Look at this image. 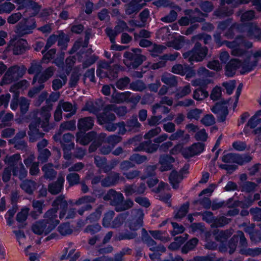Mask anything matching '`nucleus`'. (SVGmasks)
Here are the masks:
<instances>
[{
	"mask_svg": "<svg viewBox=\"0 0 261 261\" xmlns=\"http://www.w3.org/2000/svg\"><path fill=\"white\" fill-rule=\"evenodd\" d=\"M59 35L55 34L51 35L47 39L46 43L43 49L41 50L42 54H44L51 46H52L58 41Z\"/></svg>",
	"mask_w": 261,
	"mask_h": 261,
	"instance_id": "obj_54",
	"label": "nucleus"
},
{
	"mask_svg": "<svg viewBox=\"0 0 261 261\" xmlns=\"http://www.w3.org/2000/svg\"><path fill=\"white\" fill-rule=\"evenodd\" d=\"M76 128L75 121L70 120L62 122L60 126L59 132L74 130Z\"/></svg>",
	"mask_w": 261,
	"mask_h": 261,
	"instance_id": "obj_52",
	"label": "nucleus"
},
{
	"mask_svg": "<svg viewBox=\"0 0 261 261\" xmlns=\"http://www.w3.org/2000/svg\"><path fill=\"white\" fill-rule=\"evenodd\" d=\"M224 43L227 47L230 48L231 55L233 56L245 57L244 60H247V62H250V57L253 56L251 55L247 49L252 46V43L247 41L242 36L237 37L232 41H225Z\"/></svg>",
	"mask_w": 261,
	"mask_h": 261,
	"instance_id": "obj_3",
	"label": "nucleus"
},
{
	"mask_svg": "<svg viewBox=\"0 0 261 261\" xmlns=\"http://www.w3.org/2000/svg\"><path fill=\"white\" fill-rule=\"evenodd\" d=\"M36 183L32 180L26 179L23 180L20 186V188L27 193L32 194L36 189Z\"/></svg>",
	"mask_w": 261,
	"mask_h": 261,
	"instance_id": "obj_39",
	"label": "nucleus"
},
{
	"mask_svg": "<svg viewBox=\"0 0 261 261\" xmlns=\"http://www.w3.org/2000/svg\"><path fill=\"white\" fill-rule=\"evenodd\" d=\"M67 77L65 75H61L60 79H54L52 82V88L56 91L61 89L67 82Z\"/></svg>",
	"mask_w": 261,
	"mask_h": 261,
	"instance_id": "obj_48",
	"label": "nucleus"
},
{
	"mask_svg": "<svg viewBox=\"0 0 261 261\" xmlns=\"http://www.w3.org/2000/svg\"><path fill=\"white\" fill-rule=\"evenodd\" d=\"M112 110H107L106 107L104 111L97 116V121L99 124H106L115 120L116 116L114 114L111 113Z\"/></svg>",
	"mask_w": 261,
	"mask_h": 261,
	"instance_id": "obj_22",
	"label": "nucleus"
},
{
	"mask_svg": "<svg viewBox=\"0 0 261 261\" xmlns=\"http://www.w3.org/2000/svg\"><path fill=\"white\" fill-rule=\"evenodd\" d=\"M38 160L42 163L47 162L48 158L51 156L50 151L47 148L38 150Z\"/></svg>",
	"mask_w": 261,
	"mask_h": 261,
	"instance_id": "obj_59",
	"label": "nucleus"
},
{
	"mask_svg": "<svg viewBox=\"0 0 261 261\" xmlns=\"http://www.w3.org/2000/svg\"><path fill=\"white\" fill-rule=\"evenodd\" d=\"M126 126L128 132L137 133L139 132L141 124L138 121L137 116L133 115L126 121Z\"/></svg>",
	"mask_w": 261,
	"mask_h": 261,
	"instance_id": "obj_29",
	"label": "nucleus"
},
{
	"mask_svg": "<svg viewBox=\"0 0 261 261\" xmlns=\"http://www.w3.org/2000/svg\"><path fill=\"white\" fill-rule=\"evenodd\" d=\"M228 101L217 103L215 106L211 108L212 111L219 115L218 120L220 122H223L226 119V117L228 114L227 109Z\"/></svg>",
	"mask_w": 261,
	"mask_h": 261,
	"instance_id": "obj_16",
	"label": "nucleus"
},
{
	"mask_svg": "<svg viewBox=\"0 0 261 261\" xmlns=\"http://www.w3.org/2000/svg\"><path fill=\"white\" fill-rule=\"evenodd\" d=\"M165 49L166 47L165 46L154 44L149 49V51L152 57H155L162 54Z\"/></svg>",
	"mask_w": 261,
	"mask_h": 261,
	"instance_id": "obj_55",
	"label": "nucleus"
},
{
	"mask_svg": "<svg viewBox=\"0 0 261 261\" xmlns=\"http://www.w3.org/2000/svg\"><path fill=\"white\" fill-rule=\"evenodd\" d=\"M213 234L215 236V239L220 242L226 240L229 237L227 231H223L218 229L214 230Z\"/></svg>",
	"mask_w": 261,
	"mask_h": 261,
	"instance_id": "obj_58",
	"label": "nucleus"
},
{
	"mask_svg": "<svg viewBox=\"0 0 261 261\" xmlns=\"http://www.w3.org/2000/svg\"><path fill=\"white\" fill-rule=\"evenodd\" d=\"M40 124L41 118H37L29 124V130L28 132V134L29 135L30 142H36L44 137L45 134L39 132L38 128Z\"/></svg>",
	"mask_w": 261,
	"mask_h": 261,
	"instance_id": "obj_9",
	"label": "nucleus"
},
{
	"mask_svg": "<svg viewBox=\"0 0 261 261\" xmlns=\"http://www.w3.org/2000/svg\"><path fill=\"white\" fill-rule=\"evenodd\" d=\"M66 180L70 187H73L81 183L80 175L76 172H70L67 175Z\"/></svg>",
	"mask_w": 261,
	"mask_h": 261,
	"instance_id": "obj_46",
	"label": "nucleus"
},
{
	"mask_svg": "<svg viewBox=\"0 0 261 261\" xmlns=\"http://www.w3.org/2000/svg\"><path fill=\"white\" fill-rule=\"evenodd\" d=\"M52 206L54 208H51V209L56 210V214L59 207L61 209L59 214V218L61 220L63 219L66 214V209H67L68 206V203L66 199L65 196L61 194L56 197L52 203Z\"/></svg>",
	"mask_w": 261,
	"mask_h": 261,
	"instance_id": "obj_13",
	"label": "nucleus"
},
{
	"mask_svg": "<svg viewBox=\"0 0 261 261\" xmlns=\"http://www.w3.org/2000/svg\"><path fill=\"white\" fill-rule=\"evenodd\" d=\"M142 241L149 248L150 250L153 252L163 253L166 251V248L163 245H157L156 242L148 235L142 238Z\"/></svg>",
	"mask_w": 261,
	"mask_h": 261,
	"instance_id": "obj_19",
	"label": "nucleus"
},
{
	"mask_svg": "<svg viewBox=\"0 0 261 261\" xmlns=\"http://www.w3.org/2000/svg\"><path fill=\"white\" fill-rule=\"evenodd\" d=\"M101 107L102 104L100 101H88L86 103L83 110L96 114L101 110Z\"/></svg>",
	"mask_w": 261,
	"mask_h": 261,
	"instance_id": "obj_30",
	"label": "nucleus"
},
{
	"mask_svg": "<svg viewBox=\"0 0 261 261\" xmlns=\"http://www.w3.org/2000/svg\"><path fill=\"white\" fill-rule=\"evenodd\" d=\"M240 253L242 254L246 255H250L251 256H255L261 254V248H256L254 249H242L240 250Z\"/></svg>",
	"mask_w": 261,
	"mask_h": 261,
	"instance_id": "obj_60",
	"label": "nucleus"
},
{
	"mask_svg": "<svg viewBox=\"0 0 261 261\" xmlns=\"http://www.w3.org/2000/svg\"><path fill=\"white\" fill-rule=\"evenodd\" d=\"M11 169L13 176L18 177L20 180L25 178L27 175V170L25 169L22 163H20L19 165L14 167Z\"/></svg>",
	"mask_w": 261,
	"mask_h": 261,
	"instance_id": "obj_34",
	"label": "nucleus"
},
{
	"mask_svg": "<svg viewBox=\"0 0 261 261\" xmlns=\"http://www.w3.org/2000/svg\"><path fill=\"white\" fill-rule=\"evenodd\" d=\"M41 6L33 0H28L27 3V12H30L31 16L36 15L41 9Z\"/></svg>",
	"mask_w": 261,
	"mask_h": 261,
	"instance_id": "obj_36",
	"label": "nucleus"
},
{
	"mask_svg": "<svg viewBox=\"0 0 261 261\" xmlns=\"http://www.w3.org/2000/svg\"><path fill=\"white\" fill-rule=\"evenodd\" d=\"M123 194L114 189H110L103 196V199L109 201L110 204L115 207L117 212H123L132 208L134 206V202L130 199L124 200Z\"/></svg>",
	"mask_w": 261,
	"mask_h": 261,
	"instance_id": "obj_4",
	"label": "nucleus"
},
{
	"mask_svg": "<svg viewBox=\"0 0 261 261\" xmlns=\"http://www.w3.org/2000/svg\"><path fill=\"white\" fill-rule=\"evenodd\" d=\"M44 219L36 222L32 226L33 232L38 235H47L60 223L57 219L56 210H48L44 215Z\"/></svg>",
	"mask_w": 261,
	"mask_h": 261,
	"instance_id": "obj_1",
	"label": "nucleus"
},
{
	"mask_svg": "<svg viewBox=\"0 0 261 261\" xmlns=\"http://www.w3.org/2000/svg\"><path fill=\"white\" fill-rule=\"evenodd\" d=\"M42 69L41 64L35 61H33L31 64L30 67L28 69V71L29 74H35L33 80V84H35L37 81H38L39 76V74L40 73Z\"/></svg>",
	"mask_w": 261,
	"mask_h": 261,
	"instance_id": "obj_31",
	"label": "nucleus"
},
{
	"mask_svg": "<svg viewBox=\"0 0 261 261\" xmlns=\"http://www.w3.org/2000/svg\"><path fill=\"white\" fill-rule=\"evenodd\" d=\"M74 136L71 133H68L63 135L62 141H60L61 147H66L70 144H74L73 142Z\"/></svg>",
	"mask_w": 261,
	"mask_h": 261,
	"instance_id": "obj_56",
	"label": "nucleus"
},
{
	"mask_svg": "<svg viewBox=\"0 0 261 261\" xmlns=\"http://www.w3.org/2000/svg\"><path fill=\"white\" fill-rule=\"evenodd\" d=\"M36 28L34 19L24 18L16 25L15 32L20 36H23L32 33Z\"/></svg>",
	"mask_w": 261,
	"mask_h": 261,
	"instance_id": "obj_8",
	"label": "nucleus"
},
{
	"mask_svg": "<svg viewBox=\"0 0 261 261\" xmlns=\"http://www.w3.org/2000/svg\"><path fill=\"white\" fill-rule=\"evenodd\" d=\"M53 166L52 163H47L42 167L44 178L53 180L56 177L57 172L53 169Z\"/></svg>",
	"mask_w": 261,
	"mask_h": 261,
	"instance_id": "obj_32",
	"label": "nucleus"
},
{
	"mask_svg": "<svg viewBox=\"0 0 261 261\" xmlns=\"http://www.w3.org/2000/svg\"><path fill=\"white\" fill-rule=\"evenodd\" d=\"M233 13V10L232 9L226 7H222L217 9L214 12V15L220 19L228 17Z\"/></svg>",
	"mask_w": 261,
	"mask_h": 261,
	"instance_id": "obj_41",
	"label": "nucleus"
},
{
	"mask_svg": "<svg viewBox=\"0 0 261 261\" xmlns=\"http://www.w3.org/2000/svg\"><path fill=\"white\" fill-rule=\"evenodd\" d=\"M208 95V93L205 89L199 88L193 91V97L196 100L201 101L206 98Z\"/></svg>",
	"mask_w": 261,
	"mask_h": 261,
	"instance_id": "obj_47",
	"label": "nucleus"
},
{
	"mask_svg": "<svg viewBox=\"0 0 261 261\" xmlns=\"http://www.w3.org/2000/svg\"><path fill=\"white\" fill-rule=\"evenodd\" d=\"M170 184L172 185L173 188L177 189L178 188V184L182 180L183 176L182 172L172 171L169 177Z\"/></svg>",
	"mask_w": 261,
	"mask_h": 261,
	"instance_id": "obj_33",
	"label": "nucleus"
},
{
	"mask_svg": "<svg viewBox=\"0 0 261 261\" xmlns=\"http://www.w3.org/2000/svg\"><path fill=\"white\" fill-rule=\"evenodd\" d=\"M144 216L142 210L134 208L130 211V217L126 225L131 230L136 231L142 226Z\"/></svg>",
	"mask_w": 261,
	"mask_h": 261,
	"instance_id": "obj_7",
	"label": "nucleus"
},
{
	"mask_svg": "<svg viewBox=\"0 0 261 261\" xmlns=\"http://www.w3.org/2000/svg\"><path fill=\"white\" fill-rule=\"evenodd\" d=\"M207 53V47H203L200 43L196 42L192 50L183 54V57L184 59H187L190 62H200L205 58Z\"/></svg>",
	"mask_w": 261,
	"mask_h": 261,
	"instance_id": "obj_5",
	"label": "nucleus"
},
{
	"mask_svg": "<svg viewBox=\"0 0 261 261\" xmlns=\"http://www.w3.org/2000/svg\"><path fill=\"white\" fill-rule=\"evenodd\" d=\"M120 67L116 64L113 66H111L109 63V68L108 69V76L107 77L110 79H113L117 76L118 72L120 70Z\"/></svg>",
	"mask_w": 261,
	"mask_h": 261,
	"instance_id": "obj_63",
	"label": "nucleus"
},
{
	"mask_svg": "<svg viewBox=\"0 0 261 261\" xmlns=\"http://www.w3.org/2000/svg\"><path fill=\"white\" fill-rule=\"evenodd\" d=\"M55 70V68L53 66L48 67L41 74L39 75L38 79V82L43 83L47 81L54 75Z\"/></svg>",
	"mask_w": 261,
	"mask_h": 261,
	"instance_id": "obj_45",
	"label": "nucleus"
},
{
	"mask_svg": "<svg viewBox=\"0 0 261 261\" xmlns=\"http://www.w3.org/2000/svg\"><path fill=\"white\" fill-rule=\"evenodd\" d=\"M58 106L60 107L61 109L62 108L65 112H70L69 114L66 115V117L67 118L74 115L76 113V109L74 108L72 104L69 102H65L61 100L59 102Z\"/></svg>",
	"mask_w": 261,
	"mask_h": 261,
	"instance_id": "obj_38",
	"label": "nucleus"
},
{
	"mask_svg": "<svg viewBox=\"0 0 261 261\" xmlns=\"http://www.w3.org/2000/svg\"><path fill=\"white\" fill-rule=\"evenodd\" d=\"M109 63L105 61H101L98 63V67L96 70V74L100 78L107 77L108 76V69Z\"/></svg>",
	"mask_w": 261,
	"mask_h": 261,
	"instance_id": "obj_42",
	"label": "nucleus"
},
{
	"mask_svg": "<svg viewBox=\"0 0 261 261\" xmlns=\"http://www.w3.org/2000/svg\"><path fill=\"white\" fill-rule=\"evenodd\" d=\"M114 216L115 212L113 211H109L106 213L102 219V225L105 227H111L112 220Z\"/></svg>",
	"mask_w": 261,
	"mask_h": 261,
	"instance_id": "obj_50",
	"label": "nucleus"
},
{
	"mask_svg": "<svg viewBox=\"0 0 261 261\" xmlns=\"http://www.w3.org/2000/svg\"><path fill=\"white\" fill-rule=\"evenodd\" d=\"M259 57H261V51H256L252 57H250V62H247V60H243L242 62L237 59H231L226 65L225 74L228 77L232 76L237 69L240 68L241 74L250 71L256 66L257 58Z\"/></svg>",
	"mask_w": 261,
	"mask_h": 261,
	"instance_id": "obj_2",
	"label": "nucleus"
},
{
	"mask_svg": "<svg viewBox=\"0 0 261 261\" xmlns=\"http://www.w3.org/2000/svg\"><path fill=\"white\" fill-rule=\"evenodd\" d=\"M95 200L96 199L94 197L89 195L84 196L77 199L74 202L75 205L77 206L84 205L78 210L77 211L78 214L82 216L85 211H91L92 209L91 203H94Z\"/></svg>",
	"mask_w": 261,
	"mask_h": 261,
	"instance_id": "obj_11",
	"label": "nucleus"
},
{
	"mask_svg": "<svg viewBox=\"0 0 261 261\" xmlns=\"http://www.w3.org/2000/svg\"><path fill=\"white\" fill-rule=\"evenodd\" d=\"M130 88L136 91L141 92L146 88L145 84L140 80L133 82L130 84Z\"/></svg>",
	"mask_w": 261,
	"mask_h": 261,
	"instance_id": "obj_64",
	"label": "nucleus"
},
{
	"mask_svg": "<svg viewBox=\"0 0 261 261\" xmlns=\"http://www.w3.org/2000/svg\"><path fill=\"white\" fill-rule=\"evenodd\" d=\"M161 81L169 87H176L178 84L177 76L166 72L161 75Z\"/></svg>",
	"mask_w": 261,
	"mask_h": 261,
	"instance_id": "obj_24",
	"label": "nucleus"
},
{
	"mask_svg": "<svg viewBox=\"0 0 261 261\" xmlns=\"http://www.w3.org/2000/svg\"><path fill=\"white\" fill-rule=\"evenodd\" d=\"M187 67H184L182 65L177 64L173 66L171 68V72L174 74L181 76L185 75L187 73Z\"/></svg>",
	"mask_w": 261,
	"mask_h": 261,
	"instance_id": "obj_62",
	"label": "nucleus"
},
{
	"mask_svg": "<svg viewBox=\"0 0 261 261\" xmlns=\"http://www.w3.org/2000/svg\"><path fill=\"white\" fill-rule=\"evenodd\" d=\"M4 161L11 169L19 165L20 163H22L21 156L18 153H16L12 155H7Z\"/></svg>",
	"mask_w": 261,
	"mask_h": 261,
	"instance_id": "obj_37",
	"label": "nucleus"
},
{
	"mask_svg": "<svg viewBox=\"0 0 261 261\" xmlns=\"http://www.w3.org/2000/svg\"><path fill=\"white\" fill-rule=\"evenodd\" d=\"M76 137L77 142L81 145H86L96 138V134L94 132H90L86 134L77 133Z\"/></svg>",
	"mask_w": 261,
	"mask_h": 261,
	"instance_id": "obj_25",
	"label": "nucleus"
},
{
	"mask_svg": "<svg viewBox=\"0 0 261 261\" xmlns=\"http://www.w3.org/2000/svg\"><path fill=\"white\" fill-rule=\"evenodd\" d=\"M151 109L152 112L153 114H156L159 112L162 114H168L170 111V109L169 108L159 102L154 104L152 106Z\"/></svg>",
	"mask_w": 261,
	"mask_h": 261,
	"instance_id": "obj_49",
	"label": "nucleus"
},
{
	"mask_svg": "<svg viewBox=\"0 0 261 261\" xmlns=\"http://www.w3.org/2000/svg\"><path fill=\"white\" fill-rule=\"evenodd\" d=\"M185 14L187 16L182 17L178 20V23L181 26H187L190 23H194L196 22H200L203 20V18L193 15L192 10L188 9L185 11Z\"/></svg>",
	"mask_w": 261,
	"mask_h": 261,
	"instance_id": "obj_18",
	"label": "nucleus"
},
{
	"mask_svg": "<svg viewBox=\"0 0 261 261\" xmlns=\"http://www.w3.org/2000/svg\"><path fill=\"white\" fill-rule=\"evenodd\" d=\"M252 157L249 155H240L239 154L228 153L224 154L222 161L226 163H236L242 165L251 161Z\"/></svg>",
	"mask_w": 261,
	"mask_h": 261,
	"instance_id": "obj_10",
	"label": "nucleus"
},
{
	"mask_svg": "<svg viewBox=\"0 0 261 261\" xmlns=\"http://www.w3.org/2000/svg\"><path fill=\"white\" fill-rule=\"evenodd\" d=\"M174 161V159L169 155H161L159 160V164L161 165L160 170L164 171L170 170L172 167V164Z\"/></svg>",
	"mask_w": 261,
	"mask_h": 261,
	"instance_id": "obj_26",
	"label": "nucleus"
},
{
	"mask_svg": "<svg viewBox=\"0 0 261 261\" xmlns=\"http://www.w3.org/2000/svg\"><path fill=\"white\" fill-rule=\"evenodd\" d=\"M103 210V205H99L95 211L86 217L85 221L87 223H91L97 221L100 218L102 212Z\"/></svg>",
	"mask_w": 261,
	"mask_h": 261,
	"instance_id": "obj_35",
	"label": "nucleus"
},
{
	"mask_svg": "<svg viewBox=\"0 0 261 261\" xmlns=\"http://www.w3.org/2000/svg\"><path fill=\"white\" fill-rule=\"evenodd\" d=\"M119 180L120 174L114 172L103 179L101 185L103 187H111L118 184Z\"/></svg>",
	"mask_w": 261,
	"mask_h": 261,
	"instance_id": "obj_28",
	"label": "nucleus"
},
{
	"mask_svg": "<svg viewBox=\"0 0 261 261\" xmlns=\"http://www.w3.org/2000/svg\"><path fill=\"white\" fill-rule=\"evenodd\" d=\"M52 109L53 105H46L45 106L42 107L39 111H37V117L35 120L38 118H41L42 127H45L47 124L51 116L50 112Z\"/></svg>",
	"mask_w": 261,
	"mask_h": 261,
	"instance_id": "obj_15",
	"label": "nucleus"
},
{
	"mask_svg": "<svg viewBox=\"0 0 261 261\" xmlns=\"http://www.w3.org/2000/svg\"><path fill=\"white\" fill-rule=\"evenodd\" d=\"M142 0H132L129 3L125 5V12L126 14L136 15L143 7L144 5L140 3Z\"/></svg>",
	"mask_w": 261,
	"mask_h": 261,
	"instance_id": "obj_20",
	"label": "nucleus"
},
{
	"mask_svg": "<svg viewBox=\"0 0 261 261\" xmlns=\"http://www.w3.org/2000/svg\"><path fill=\"white\" fill-rule=\"evenodd\" d=\"M129 212L121 213L117 216L112 222L111 227L116 228L120 227L128 218Z\"/></svg>",
	"mask_w": 261,
	"mask_h": 261,
	"instance_id": "obj_40",
	"label": "nucleus"
},
{
	"mask_svg": "<svg viewBox=\"0 0 261 261\" xmlns=\"http://www.w3.org/2000/svg\"><path fill=\"white\" fill-rule=\"evenodd\" d=\"M191 92V88L190 84H187L182 87H179L175 91V97L177 98H181Z\"/></svg>",
	"mask_w": 261,
	"mask_h": 261,
	"instance_id": "obj_43",
	"label": "nucleus"
},
{
	"mask_svg": "<svg viewBox=\"0 0 261 261\" xmlns=\"http://www.w3.org/2000/svg\"><path fill=\"white\" fill-rule=\"evenodd\" d=\"M107 110H112L119 116H123L127 112V108L125 106H117L115 105H108L106 106Z\"/></svg>",
	"mask_w": 261,
	"mask_h": 261,
	"instance_id": "obj_44",
	"label": "nucleus"
},
{
	"mask_svg": "<svg viewBox=\"0 0 261 261\" xmlns=\"http://www.w3.org/2000/svg\"><path fill=\"white\" fill-rule=\"evenodd\" d=\"M198 240L197 238H193L187 242L181 249L182 253L187 254L189 251L193 250L197 245Z\"/></svg>",
	"mask_w": 261,
	"mask_h": 261,
	"instance_id": "obj_51",
	"label": "nucleus"
},
{
	"mask_svg": "<svg viewBox=\"0 0 261 261\" xmlns=\"http://www.w3.org/2000/svg\"><path fill=\"white\" fill-rule=\"evenodd\" d=\"M112 87L114 89V91L112 94L111 101L115 103H122L126 102L131 95V93L129 91L118 92L114 86H112Z\"/></svg>",
	"mask_w": 261,
	"mask_h": 261,
	"instance_id": "obj_21",
	"label": "nucleus"
},
{
	"mask_svg": "<svg viewBox=\"0 0 261 261\" xmlns=\"http://www.w3.org/2000/svg\"><path fill=\"white\" fill-rule=\"evenodd\" d=\"M15 8V6L10 2H5L0 5V14L10 13Z\"/></svg>",
	"mask_w": 261,
	"mask_h": 261,
	"instance_id": "obj_57",
	"label": "nucleus"
},
{
	"mask_svg": "<svg viewBox=\"0 0 261 261\" xmlns=\"http://www.w3.org/2000/svg\"><path fill=\"white\" fill-rule=\"evenodd\" d=\"M64 181V174L61 172L59 173L57 180L48 185V192L52 195H57L61 193L63 189Z\"/></svg>",
	"mask_w": 261,
	"mask_h": 261,
	"instance_id": "obj_14",
	"label": "nucleus"
},
{
	"mask_svg": "<svg viewBox=\"0 0 261 261\" xmlns=\"http://www.w3.org/2000/svg\"><path fill=\"white\" fill-rule=\"evenodd\" d=\"M202 113V110L199 109H193L189 110L187 113V117L190 120H198Z\"/></svg>",
	"mask_w": 261,
	"mask_h": 261,
	"instance_id": "obj_53",
	"label": "nucleus"
},
{
	"mask_svg": "<svg viewBox=\"0 0 261 261\" xmlns=\"http://www.w3.org/2000/svg\"><path fill=\"white\" fill-rule=\"evenodd\" d=\"M94 120L91 117H85L78 120L77 128L81 132H86L92 128Z\"/></svg>",
	"mask_w": 261,
	"mask_h": 261,
	"instance_id": "obj_23",
	"label": "nucleus"
},
{
	"mask_svg": "<svg viewBox=\"0 0 261 261\" xmlns=\"http://www.w3.org/2000/svg\"><path fill=\"white\" fill-rule=\"evenodd\" d=\"M129 160L132 161V162H134L138 165H140L147 161V158L146 156L144 155L134 153L130 156Z\"/></svg>",
	"mask_w": 261,
	"mask_h": 261,
	"instance_id": "obj_61",
	"label": "nucleus"
},
{
	"mask_svg": "<svg viewBox=\"0 0 261 261\" xmlns=\"http://www.w3.org/2000/svg\"><path fill=\"white\" fill-rule=\"evenodd\" d=\"M246 35L250 39H261V29L254 23L250 24L247 28Z\"/></svg>",
	"mask_w": 261,
	"mask_h": 261,
	"instance_id": "obj_27",
	"label": "nucleus"
},
{
	"mask_svg": "<svg viewBox=\"0 0 261 261\" xmlns=\"http://www.w3.org/2000/svg\"><path fill=\"white\" fill-rule=\"evenodd\" d=\"M24 66L14 65L8 68L3 77L1 85L9 84L22 77L26 71Z\"/></svg>",
	"mask_w": 261,
	"mask_h": 261,
	"instance_id": "obj_6",
	"label": "nucleus"
},
{
	"mask_svg": "<svg viewBox=\"0 0 261 261\" xmlns=\"http://www.w3.org/2000/svg\"><path fill=\"white\" fill-rule=\"evenodd\" d=\"M204 145L201 143H194L189 147L184 148L182 154L185 158H189L203 151Z\"/></svg>",
	"mask_w": 261,
	"mask_h": 261,
	"instance_id": "obj_17",
	"label": "nucleus"
},
{
	"mask_svg": "<svg viewBox=\"0 0 261 261\" xmlns=\"http://www.w3.org/2000/svg\"><path fill=\"white\" fill-rule=\"evenodd\" d=\"M28 43L23 39H14L11 40L8 46V49L12 50L15 55H21L27 50Z\"/></svg>",
	"mask_w": 261,
	"mask_h": 261,
	"instance_id": "obj_12",
	"label": "nucleus"
}]
</instances>
